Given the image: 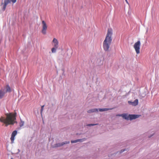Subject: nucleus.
<instances>
[{
  "instance_id": "obj_1",
  "label": "nucleus",
  "mask_w": 159,
  "mask_h": 159,
  "mask_svg": "<svg viewBox=\"0 0 159 159\" xmlns=\"http://www.w3.org/2000/svg\"><path fill=\"white\" fill-rule=\"evenodd\" d=\"M16 113L12 112L5 114L6 117L1 116L0 118L1 122L5 124L6 126L9 125H13L16 122Z\"/></svg>"
},
{
  "instance_id": "obj_23",
  "label": "nucleus",
  "mask_w": 159,
  "mask_h": 159,
  "mask_svg": "<svg viewBox=\"0 0 159 159\" xmlns=\"http://www.w3.org/2000/svg\"><path fill=\"white\" fill-rule=\"evenodd\" d=\"M125 1L127 3H128V1H127V0H125Z\"/></svg>"
},
{
  "instance_id": "obj_21",
  "label": "nucleus",
  "mask_w": 159,
  "mask_h": 159,
  "mask_svg": "<svg viewBox=\"0 0 159 159\" xmlns=\"http://www.w3.org/2000/svg\"><path fill=\"white\" fill-rule=\"evenodd\" d=\"M122 115H123V114H118V115H116V116H122Z\"/></svg>"
},
{
  "instance_id": "obj_8",
  "label": "nucleus",
  "mask_w": 159,
  "mask_h": 159,
  "mask_svg": "<svg viewBox=\"0 0 159 159\" xmlns=\"http://www.w3.org/2000/svg\"><path fill=\"white\" fill-rule=\"evenodd\" d=\"M140 116V115H129V120H131L138 118Z\"/></svg>"
},
{
  "instance_id": "obj_6",
  "label": "nucleus",
  "mask_w": 159,
  "mask_h": 159,
  "mask_svg": "<svg viewBox=\"0 0 159 159\" xmlns=\"http://www.w3.org/2000/svg\"><path fill=\"white\" fill-rule=\"evenodd\" d=\"M69 143L70 141L63 142L61 143H58L53 145L52 147L53 148L60 147L63 146L64 144Z\"/></svg>"
},
{
  "instance_id": "obj_4",
  "label": "nucleus",
  "mask_w": 159,
  "mask_h": 159,
  "mask_svg": "<svg viewBox=\"0 0 159 159\" xmlns=\"http://www.w3.org/2000/svg\"><path fill=\"white\" fill-rule=\"evenodd\" d=\"M42 33L43 34H46V30L47 29V26L45 22L43 20L42 21Z\"/></svg>"
},
{
  "instance_id": "obj_19",
  "label": "nucleus",
  "mask_w": 159,
  "mask_h": 159,
  "mask_svg": "<svg viewBox=\"0 0 159 159\" xmlns=\"http://www.w3.org/2000/svg\"><path fill=\"white\" fill-rule=\"evenodd\" d=\"M44 106L43 105L41 107V114L42 113V111L43 110Z\"/></svg>"
},
{
  "instance_id": "obj_17",
  "label": "nucleus",
  "mask_w": 159,
  "mask_h": 159,
  "mask_svg": "<svg viewBox=\"0 0 159 159\" xmlns=\"http://www.w3.org/2000/svg\"><path fill=\"white\" fill-rule=\"evenodd\" d=\"M57 48H55L54 47L53 48H52L51 49V51H52V53L55 52H56V49Z\"/></svg>"
},
{
  "instance_id": "obj_3",
  "label": "nucleus",
  "mask_w": 159,
  "mask_h": 159,
  "mask_svg": "<svg viewBox=\"0 0 159 159\" xmlns=\"http://www.w3.org/2000/svg\"><path fill=\"white\" fill-rule=\"evenodd\" d=\"M141 43L139 41L136 42L134 45V48L136 53L137 54L140 53V48Z\"/></svg>"
},
{
  "instance_id": "obj_14",
  "label": "nucleus",
  "mask_w": 159,
  "mask_h": 159,
  "mask_svg": "<svg viewBox=\"0 0 159 159\" xmlns=\"http://www.w3.org/2000/svg\"><path fill=\"white\" fill-rule=\"evenodd\" d=\"M6 90L5 92L6 93L7 92H10L11 91L10 87L8 85H7L6 86Z\"/></svg>"
},
{
  "instance_id": "obj_10",
  "label": "nucleus",
  "mask_w": 159,
  "mask_h": 159,
  "mask_svg": "<svg viewBox=\"0 0 159 159\" xmlns=\"http://www.w3.org/2000/svg\"><path fill=\"white\" fill-rule=\"evenodd\" d=\"M128 103L129 104H131L133 106H136L138 104V100L137 99H136L133 102L129 101H128Z\"/></svg>"
},
{
  "instance_id": "obj_20",
  "label": "nucleus",
  "mask_w": 159,
  "mask_h": 159,
  "mask_svg": "<svg viewBox=\"0 0 159 159\" xmlns=\"http://www.w3.org/2000/svg\"><path fill=\"white\" fill-rule=\"evenodd\" d=\"M97 125V124H89L88 125L89 126H93Z\"/></svg>"
},
{
  "instance_id": "obj_11",
  "label": "nucleus",
  "mask_w": 159,
  "mask_h": 159,
  "mask_svg": "<svg viewBox=\"0 0 159 159\" xmlns=\"http://www.w3.org/2000/svg\"><path fill=\"white\" fill-rule=\"evenodd\" d=\"M5 93L6 92L2 90H1L0 91V99H1L3 97Z\"/></svg>"
},
{
  "instance_id": "obj_18",
  "label": "nucleus",
  "mask_w": 159,
  "mask_h": 159,
  "mask_svg": "<svg viewBox=\"0 0 159 159\" xmlns=\"http://www.w3.org/2000/svg\"><path fill=\"white\" fill-rule=\"evenodd\" d=\"M24 121H21L20 123V127H22L24 125Z\"/></svg>"
},
{
  "instance_id": "obj_24",
  "label": "nucleus",
  "mask_w": 159,
  "mask_h": 159,
  "mask_svg": "<svg viewBox=\"0 0 159 159\" xmlns=\"http://www.w3.org/2000/svg\"><path fill=\"white\" fill-rule=\"evenodd\" d=\"M11 159H13V158H11Z\"/></svg>"
},
{
  "instance_id": "obj_22",
  "label": "nucleus",
  "mask_w": 159,
  "mask_h": 159,
  "mask_svg": "<svg viewBox=\"0 0 159 159\" xmlns=\"http://www.w3.org/2000/svg\"><path fill=\"white\" fill-rule=\"evenodd\" d=\"M125 151V150H122L121 151L120 153H122Z\"/></svg>"
},
{
  "instance_id": "obj_15",
  "label": "nucleus",
  "mask_w": 159,
  "mask_h": 159,
  "mask_svg": "<svg viewBox=\"0 0 159 159\" xmlns=\"http://www.w3.org/2000/svg\"><path fill=\"white\" fill-rule=\"evenodd\" d=\"M78 142H82V139H78L75 140H71V143H76Z\"/></svg>"
},
{
  "instance_id": "obj_16",
  "label": "nucleus",
  "mask_w": 159,
  "mask_h": 159,
  "mask_svg": "<svg viewBox=\"0 0 159 159\" xmlns=\"http://www.w3.org/2000/svg\"><path fill=\"white\" fill-rule=\"evenodd\" d=\"M110 109H111L105 108H100L99 109V110L100 111H108Z\"/></svg>"
},
{
  "instance_id": "obj_13",
  "label": "nucleus",
  "mask_w": 159,
  "mask_h": 159,
  "mask_svg": "<svg viewBox=\"0 0 159 159\" xmlns=\"http://www.w3.org/2000/svg\"><path fill=\"white\" fill-rule=\"evenodd\" d=\"M98 111V109H93L91 110H89L88 111V112L90 113L91 112H95Z\"/></svg>"
},
{
  "instance_id": "obj_7",
  "label": "nucleus",
  "mask_w": 159,
  "mask_h": 159,
  "mask_svg": "<svg viewBox=\"0 0 159 159\" xmlns=\"http://www.w3.org/2000/svg\"><path fill=\"white\" fill-rule=\"evenodd\" d=\"M17 131L16 130H14L12 133L11 137L10 138L11 143H13L15 137L16 135Z\"/></svg>"
},
{
  "instance_id": "obj_12",
  "label": "nucleus",
  "mask_w": 159,
  "mask_h": 159,
  "mask_svg": "<svg viewBox=\"0 0 159 159\" xmlns=\"http://www.w3.org/2000/svg\"><path fill=\"white\" fill-rule=\"evenodd\" d=\"M129 115H128L126 114H123L122 117L123 118L127 120H129Z\"/></svg>"
},
{
  "instance_id": "obj_2",
  "label": "nucleus",
  "mask_w": 159,
  "mask_h": 159,
  "mask_svg": "<svg viewBox=\"0 0 159 159\" xmlns=\"http://www.w3.org/2000/svg\"><path fill=\"white\" fill-rule=\"evenodd\" d=\"M112 29H109L108 30L105 39L103 43V48L105 51H109L112 41Z\"/></svg>"
},
{
  "instance_id": "obj_9",
  "label": "nucleus",
  "mask_w": 159,
  "mask_h": 159,
  "mask_svg": "<svg viewBox=\"0 0 159 159\" xmlns=\"http://www.w3.org/2000/svg\"><path fill=\"white\" fill-rule=\"evenodd\" d=\"M52 43H53L54 47L57 48L58 47V42L56 38H54L52 40Z\"/></svg>"
},
{
  "instance_id": "obj_5",
  "label": "nucleus",
  "mask_w": 159,
  "mask_h": 159,
  "mask_svg": "<svg viewBox=\"0 0 159 159\" xmlns=\"http://www.w3.org/2000/svg\"><path fill=\"white\" fill-rule=\"evenodd\" d=\"M16 0H5L3 3V5L2 8V10L4 11L5 10L7 5L11 2L13 3L16 2Z\"/></svg>"
}]
</instances>
